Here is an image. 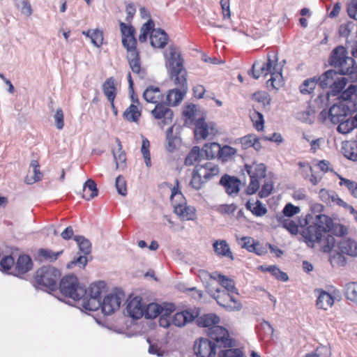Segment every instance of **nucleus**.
Masks as SVG:
<instances>
[{"label": "nucleus", "mask_w": 357, "mask_h": 357, "mask_svg": "<svg viewBox=\"0 0 357 357\" xmlns=\"http://www.w3.org/2000/svg\"><path fill=\"white\" fill-rule=\"evenodd\" d=\"M330 65L339 69L328 70L317 78L318 84L322 89H330L325 94L318 96L317 104L320 107H328L331 104L330 97L336 96L345 87L348 80L342 75L353 73L354 60L347 56L346 49L339 46L333 50L329 61Z\"/></svg>", "instance_id": "1"}, {"label": "nucleus", "mask_w": 357, "mask_h": 357, "mask_svg": "<svg viewBox=\"0 0 357 357\" xmlns=\"http://www.w3.org/2000/svg\"><path fill=\"white\" fill-rule=\"evenodd\" d=\"M342 102L334 104L328 111L323 109L319 116L323 120L327 118L334 124H337L350 114L357 111V87L350 85L341 95Z\"/></svg>", "instance_id": "2"}, {"label": "nucleus", "mask_w": 357, "mask_h": 357, "mask_svg": "<svg viewBox=\"0 0 357 357\" xmlns=\"http://www.w3.org/2000/svg\"><path fill=\"white\" fill-rule=\"evenodd\" d=\"M122 34V44L127 50V59L132 73L143 79L146 75V70L141 67L140 57L137 50V40L135 38V29L123 22L120 23Z\"/></svg>", "instance_id": "3"}, {"label": "nucleus", "mask_w": 357, "mask_h": 357, "mask_svg": "<svg viewBox=\"0 0 357 357\" xmlns=\"http://www.w3.org/2000/svg\"><path fill=\"white\" fill-rule=\"evenodd\" d=\"M278 61L277 56L275 57V59H272L269 54L267 56L266 61L263 60L255 61L249 75L256 79L261 76L266 77L270 75L271 78L266 82L267 86L278 89L281 86L282 82V68L278 66Z\"/></svg>", "instance_id": "4"}, {"label": "nucleus", "mask_w": 357, "mask_h": 357, "mask_svg": "<svg viewBox=\"0 0 357 357\" xmlns=\"http://www.w3.org/2000/svg\"><path fill=\"white\" fill-rule=\"evenodd\" d=\"M331 227V218L326 215L319 214L316 215L315 222L303 229L301 234L307 245L313 248L330 231Z\"/></svg>", "instance_id": "5"}, {"label": "nucleus", "mask_w": 357, "mask_h": 357, "mask_svg": "<svg viewBox=\"0 0 357 357\" xmlns=\"http://www.w3.org/2000/svg\"><path fill=\"white\" fill-rule=\"evenodd\" d=\"M60 291L67 297L75 301L80 300L86 294V289L80 285L77 278L74 275H68L63 278L60 282Z\"/></svg>", "instance_id": "6"}, {"label": "nucleus", "mask_w": 357, "mask_h": 357, "mask_svg": "<svg viewBox=\"0 0 357 357\" xmlns=\"http://www.w3.org/2000/svg\"><path fill=\"white\" fill-rule=\"evenodd\" d=\"M106 291V284L102 281L91 284L82 303V307L89 311H96L100 307V296Z\"/></svg>", "instance_id": "7"}, {"label": "nucleus", "mask_w": 357, "mask_h": 357, "mask_svg": "<svg viewBox=\"0 0 357 357\" xmlns=\"http://www.w3.org/2000/svg\"><path fill=\"white\" fill-rule=\"evenodd\" d=\"M61 276L60 271L52 266H43L39 268L35 275V280L38 284L49 288L53 291Z\"/></svg>", "instance_id": "8"}, {"label": "nucleus", "mask_w": 357, "mask_h": 357, "mask_svg": "<svg viewBox=\"0 0 357 357\" xmlns=\"http://www.w3.org/2000/svg\"><path fill=\"white\" fill-rule=\"evenodd\" d=\"M245 169L250 178V182L246 192L248 195H253L259 188V179L266 177V168L262 163H252L250 165H245Z\"/></svg>", "instance_id": "9"}, {"label": "nucleus", "mask_w": 357, "mask_h": 357, "mask_svg": "<svg viewBox=\"0 0 357 357\" xmlns=\"http://www.w3.org/2000/svg\"><path fill=\"white\" fill-rule=\"evenodd\" d=\"M195 137L197 140L211 139L218 133L215 123L206 121L204 116L195 121Z\"/></svg>", "instance_id": "10"}, {"label": "nucleus", "mask_w": 357, "mask_h": 357, "mask_svg": "<svg viewBox=\"0 0 357 357\" xmlns=\"http://www.w3.org/2000/svg\"><path fill=\"white\" fill-rule=\"evenodd\" d=\"M165 66L169 72L178 73L183 69L184 59L181 53L174 46H169L165 53Z\"/></svg>", "instance_id": "11"}, {"label": "nucleus", "mask_w": 357, "mask_h": 357, "mask_svg": "<svg viewBox=\"0 0 357 357\" xmlns=\"http://www.w3.org/2000/svg\"><path fill=\"white\" fill-rule=\"evenodd\" d=\"M207 334L209 339L215 342L219 347H230L233 346V340L229 337L227 329L220 326H215L208 328Z\"/></svg>", "instance_id": "12"}, {"label": "nucleus", "mask_w": 357, "mask_h": 357, "mask_svg": "<svg viewBox=\"0 0 357 357\" xmlns=\"http://www.w3.org/2000/svg\"><path fill=\"white\" fill-rule=\"evenodd\" d=\"M125 299V295L122 291H115L106 296L102 302H101L100 307L102 312L105 315H109L114 311L117 310L121 302Z\"/></svg>", "instance_id": "13"}, {"label": "nucleus", "mask_w": 357, "mask_h": 357, "mask_svg": "<svg viewBox=\"0 0 357 357\" xmlns=\"http://www.w3.org/2000/svg\"><path fill=\"white\" fill-rule=\"evenodd\" d=\"M234 293L227 292L225 290H221L215 296L217 303L228 311H238L243 305L242 303L234 296Z\"/></svg>", "instance_id": "14"}, {"label": "nucleus", "mask_w": 357, "mask_h": 357, "mask_svg": "<svg viewBox=\"0 0 357 357\" xmlns=\"http://www.w3.org/2000/svg\"><path fill=\"white\" fill-rule=\"evenodd\" d=\"M216 347L215 343L210 339L201 337L195 342L194 351L197 357H213Z\"/></svg>", "instance_id": "15"}, {"label": "nucleus", "mask_w": 357, "mask_h": 357, "mask_svg": "<svg viewBox=\"0 0 357 357\" xmlns=\"http://www.w3.org/2000/svg\"><path fill=\"white\" fill-rule=\"evenodd\" d=\"M151 114L155 119L161 121L162 126L171 124L174 116L172 110L162 103L155 105Z\"/></svg>", "instance_id": "16"}, {"label": "nucleus", "mask_w": 357, "mask_h": 357, "mask_svg": "<svg viewBox=\"0 0 357 357\" xmlns=\"http://www.w3.org/2000/svg\"><path fill=\"white\" fill-rule=\"evenodd\" d=\"M145 303L140 297H135L130 300L126 307L127 314L133 319H138L144 314Z\"/></svg>", "instance_id": "17"}, {"label": "nucleus", "mask_w": 357, "mask_h": 357, "mask_svg": "<svg viewBox=\"0 0 357 357\" xmlns=\"http://www.w3.org/2000/svg\"><path fill=\"white\" fill-rule=\"evenodd\" d=\"M311 218V215L308 214L305 218L294 221L289 218L280 217L279 222L281 223L282 227L287 229L291 234H297L298 233V227L307 225Z\"/></svg>", "instance_id": "18"}, {"label": "nucleus", "mask_w": 357, "mask_h": 357, "mask_svg": "<svg viewBox=\"0 0 357 357\" xmlns=\"http://www.w3.org/2000/svg\"><path fill=\"white\" fill-rule=\"evenodd\" d=\"M193 171L206 181L218 175L220 172L218 165L211 162H207L204 165H197Z\"/></svg>", "instance_id": "19"}, {"label": "nucleus", "mask_w": 357, "mask_h": 357, "mask_svg": "<svg viewBox=\"0 0 357 357\" xmlns=\"http://www.w3.org/2000/svg\"><path fill=\"white\" fill-rule=\"evenodd\" d=\"M174 213L182 220H194L196 219V210L193 206H188L185 202L174 203Z\"/></svg>", "instance_id": "20"}, {"label": "nucleus", "mask_w": 357, "mask_h": 357, "mask_svg": "<svg viewBox=\"0 0 357 357\" xmlns=\"http://www.w3.org/2000/svg\"><path fill=\"white\" fill-rule=\"evenodd\" d=\"M220 183L224 187L229 195H236L239 192L241 181L234 176L225 174L222 176Z\"/></svg>", "instance_id": "21"}, {"label": "nucleus", "mask_w": 357, "mask_h": 357, "mask_svg": "<svg viewBox=\"0 0 357 357\" xmlns=\"http://www.w3.org/2000/svg\"><path fill=\"white\" fill-rule=\"evenodd\" d=\"M198 316V312L185 310L176 313L172 317V324L178 327L184 326L187 323L192 321Z\"/></svg>", "instance_id": "22"}, {"label": "nucleus", "mask_w": 357, "mask_h": 357, "mask_svg": "<svg viewBox=\"0 0 357 357\" xmlns=\"http://www.w3.org/2000/svg\"><path fill=\"white\" fill-rule=\"evenodd\" d=\"M150 40L153 47L163 48L167 43L168 36L162 29H153L150 35Z\"/></svg>", "instance_id": "23"}, {"label": "nucleus", "mask_w": 357, "mask_h": 357, "mask_svg": "<svg viewBox=\"0 0 357 357\" xmlns=\"http://www.w3.org/2000/svg\"><path fill=\"white\" fill-rule=\"evenodd\" d=\"M33 266L32 260L29 256L24 255L18 257L15 267V275H23L29 271Z\"/></svg>", "instance_id": "24"}, {"label": "nucleus", "mask_w": 357, "mask_h": 357, "mask_svg": "<svg viewBox=\"0 0 357 357\" xmlns=\"http://www.w3.org/2000/svg\"><path fill=\"white\" fill-rule=\"evenodd\" d=\"M338 250L342 254L354 257L357 254V243L351 238H344L339 242Z\"/></svg>", "instance_id": "25"}, {"label": "nucleus", "mask_w": 357, "mask_h": 357, "mask_svg": "<svg viewBox=\"0 0 357 357\" xmlns=\"http://www.w3.org/2000/svg\"><path fill=\"white\" fill-rule=\"evenodd\" d=\"M187 90L174 89L168 91L166 97L165 104L167 106H176L183 99Z\"/></svg>", "instance_id": "26"}, {"label": "nucleus", "mask_w": 357, "mask_h": 357, "mask_svg": "<svg viewBox=\"0 0 357 357\" xmlns=\"http://www.w3.org/2000/svg\"><path fill=\"white\" fill-rule=\"evenodd\" d=\"M143 97L146 102L157 105L160 104L162 93L158 87L150 86L144 91Z\"/></svg>", "instance_id": "27"}, {"label": "nucleus", "mask_w": 357, "mask_h": 357, "mask_svg": "<svg viewBox=\"0 0 357 357\" xmlns=\"http://www.w3.org/2000/svg\"><path fill=\"white\" fill-rule=\"evenodd\" d=\"M197 323L201 327H208V328L216 326L220 322V317L214 313L204 314L202 316H197Z\"/></svg>", "instance_id": "28"}, {"label": "nucleus", "mask_w": 357, "mask_h": 357, "mask_svg": "<svg viewBox=\"0 0 357 357\" xmlns=\"http://www.w3.org/2000/svg\"><path fill=\"white\" fill-rule=\"evenodd\" d=\"M213 246L217 255L220 257H227L231 260H234V257L229 245L225 240H217L213 243Z\"/></svg>", "instance_id": "29"}, {"label": "nucleus", "mask_w": 357, "mask_h": 357, "mask_svg": "<svg viewBox=\"0 0 357 357\" xmlns=\"http://www.w3.org/2000/svg\"><path fill=\"white\" fill-rule=\"evenodd\" d=\"M357 143L355 141H347L343 142L342 152L343 155L348 159L357 160Z\"/></svg>", "instance_id": "30"}, {"label": "nucleus", "mask_w": 357, "mask_h": 357, "mask_svg": "<svg viewBox=\"0 0 357 357\" xmlns=\"http://www.w3.org/2000/svg\"><path fill=\"white\" fill-rule=\"evenodd\" d=\"M357 127V114L349 119H344L339 123L337 131L342 134H348Z\"/></svg>", "instance_id": "31"}, {"label": "nucleus", "mask_w": 357, "mask_h": 357, "mask_svg": "<svg viewBox=\"0 0 357 357\" xmlns=\"http://www.w3.org/2000/svg\"><path fill=\"white\" fill-rule=\"evenodd\" d=\"M30 167L33 168V175L28 174L24 178V182L29 185L40 181L43 177V174L39 169V164L37 160H31Z\"/></svg>", "instance_id": "32"}, {"label": "nucleus", "mask_w": 357, "mask_h": 357, "mask_svg": "<svg viewBox=\"0 0 357 357\" xmlns=\"http://www.w3.org/2000/svg\"><path fill=\"white\" fill-rule=\"evenodd\" d=\"M117 149L113 150V156L116 162V169L124 168L126 165V153L122 150V145L120 140L116 138Z\"/></svg>", "instance_id": "33"}, {"label": "nucleus", "mask_w": 357, "mask_h": 357, "mask_svg": "<svg viewBox=\"0 0 357 357\" xmlns=\"http://www.w3.org/2000/svg\"><path fill=\"white\" fill-rule=\"evenodd\" d=\"M63 253V250L53 252L51 250L40 248L38 252V257L41 261L53 262Z\"/></svg>", "instance_id": "34"}, {"label": "nucleus", "mask_w": 357, "mask_h": 357, "mask_svg": "<svg viewBox=\"0 0 357 357\" xmlns=\"http://www.w3.org/2000/svg\"><path fill=\"white\" fill-rule=\"evenodd\" d=\"M104 94L107 96L108 100L113 105V102L116 97L115 82L112 77L107 79L102 84Z\"/></svg>", "instance_id": "35"}, {"label": "nucleus", "mask_w": 357, "mask_h": 357, "mask_svg": "<svg viewBox=\"0 0 357 357\" xmlns=\"http://www.w3.org/2000/svg\"><path fill=\"white\" fill-rule=\"evenodd\" d=\"M165 310H166V307H162L157 303H151L147 305H145L144 316L146 319H154L162 314Z\"/></svg>", "instance_id": "36"}, {"label": "nucleus", "mask_w": 357, "mask_h": 357, "mask_svg": "<svg viewBox=\"0 0 357 357\" xmlns=\"http://www.w3.org/2000/svg\"><path fill=\"white\" fill-rule=\"evenodd\" d=\"M142 112L137 108L135 104H131L123 112V117L129 122H138Z\"/></svg>", "instance_id": "37"}, {"label": "nucleus", "mask_w": 357, "mask_h": 357, "mask_svg": "<svg viewBox=\"0 0 357 357\" xmlns=\"http://www.w3.org/2000/svg\"><path fill=\"white\" fill-rule=\"evenodd\" d=\"M169 74L171 77L174 79L175 85L181 87V89L188 91L186 71L184 68L178 73H173V71H171Z\"/></svg>", "instance_id": "38"}, {"label": "nucleus", "mask_w": 357, "mask_h": 357, "mask_svg": "<svg viewBox=\"0 0 357 357\" xmlns=\"http://www.w3.org/2000/svg\"><path fill=\"white\" fill-rule=\"evenodd\" d=\"M333 298L330 294L326 291H321L317 301V307L323 310L328 309L333 305Z\"/></svg>", "instance_id": "39"}, {"label": "nucleus", "mask_w": 357, "mask_h": 357, "mask_svg": "<svg viewBox=\"0 0 357 357\" xmlns=\"http://www.w3.org/2000/svg\"><path fill=\"white\" fill-rule=\"evenodd\" d=\"M318 244L320 246L321 250L324 252H329L335 247V240L333 236L326 232L325 236H323L321 238V240L319 241Z\"/></svg>", "instance_id": "40"}, {"label": "nucleus", "mask_w": 357, "mask_h": 357, "mask_svg": "<svg viewBox=\"0 0 357 357\" xmlns=\"http://www.w3.org/2000/svg\"><path fill=\"white\" fill-rule=\"evenodd\" d=\"M218 284L221 285L224 290L230 293H235V294L238 295V290L235 287V282L233 280L222 275H218Z\"/></svg>", "instance_id": "41"}, {"label": "nucleus", "mask_w": 357, "mask_h": 357, "mask_svg": "<svg viewBox=\"0 0 357 357\" xmlns=\"http://www.w3.org/2000/svg\"><path fill=\"white\" fill-rule=\"evenodd\" d=\"M247 209L250 210L254 215L257 216H262L267 213V209L263 204L257 200L256 202L248 201L246 204Z\"/></svg>", "instance_id": "42"}, {"label": "nucleus", "mask_w": 357, "mask_h": 357, "mask_svg": "<svg viewBox=\"0 0 357 357\" xmlns=\"http://www.w3.org/2000/svg\"><path fill=\"white\" fill-rule=\"evenodd\" d=\"M165 306L166 310L161 314V317L159 319V324L163 328H167L172 324V318L169 317V314L175 309L174 305L172 304H167Z\"/></svg>", "instance_id": "43"}, {"label": "nucleus", "mask_w": 357, "mask_h": 357, "mask_svg": "<svg viewBox=\"0 0 357 357\" xmlns=\"http://www.w3.org/2000/svg\"><path fill=\"white\" fill-rule=\"evenodd\" d=\"M87 190L91 191V193L89 194V196L83 194L82 195L83 198L86 199V200H90V199L94 198L95 197L98 196V190L97 188V185H96V182L91 178L88 179L85 182V183L84 184V186H83V191L84 192H86Z\"/></svg>", "instance_id": "44"}, {"label": "nucleus", "mask_w": 357, "mask_h": 357, "mask_svg": "<svg viewBox=\"0 0 357 357\" xmlns=\"http://www.w3.org/2000/svg\"><path fill=\"white\" fill-rule=\"evenodd\" d=\"M220 151V146L219 144L215 142L206 144L202 148V151L205 153V155L208 159H212L216 156H219Z\"/></svg>", "instance_id": "45"}, {"label": "nucleus", "mask_w": 357, "mask_h": 357, "mask_svg": "<svg viewBox=\"0 0 357 357\" xmlns=\"http://www.w3.org/2000/svg\"><path fill=\"white\" fill-rule=\"evenodd\" d=\"M74 239L77 243L80 252H82L84 255L91 253V244L88 239L82 236H76Z\"/></svg>", "instance_id": "46"}, {"label": "nucleus", "mask_w": 357, "mask_h": 357, "mask_svg": "<svg viewBox=\"0 0 357 357\" xmlns=\"http://www.w3.org/2000/svg\"><path fill=\"white\" fill-rule=\"evenodd\" d=\"M344 295L348 300L354 303L357 301V284L356 282H349L346 284Z\"/></svg>", "instance_id": "47"}, {"label": "nucleus", "mask_w": 357, "mask_h": 357, "mask_svg": "<svg viewBox=\"0 0 357 357\" xmlns=\"http://www.w3.org/2000/svg\"><path fill=\"white\" fill-rule=\"evenodd\" d=\"M317 84L318 81L316 77L307 79L300 86V91L303 94L310 93L315 89Z\"/></svg>", "instance_id": "48"}, {"label": "nucleus", "mask_w": 357, "mask_h": 357, "mask_svg": "<svg viewBox=\"0 0 357 357\" xmlns=\"http://www.w3.org/2000/svg\"><path fill=\"white\" fill-rule=\"evenodd\" d=\"M150 142L146 138H143L141 151L144 158L145 164L147 167L151 166V155L149 151Z\"/></svg>", "instance_id": "49"}, {"label": "nucleus", "mask_w": 357, "mask_h": 357, "mask_svg": "<svg viewBox=\"0 0 357 357\" xmlns=\"http://www.w3.org/2000/svg\"><path fill=\"white\" fill-rule=\"evenodd\" d=\"M154 27V22L153 20H149L147 22L143 24L140 29V34L139 36V40L142 43H144L146 40L148 34L150 31L153 29Z\"/></svg>", "instance_id": "50"}, {"label": "nucleus", "mask_w": 357, "mask_h": 357, "mask_svg": "<svg viewBox=\"0 0 357 357\" xmlns=\"http://www.w3.org/2000/svg\"><path fill=\"white\" fill-rule=\"evenodd\" d=\"M236 151L234 148L229 146H224L223 147L220 146V151L219 154V158L222 161H227L231 158H232L234 155H236Z\"/></svg>", "instance_id": "51"}, {"label": "nucleus", "mask_w": 357, "mask_h": 357, "mask_svg": "<svg viewBox=\"0 0 357 357\" xmlns=\"http://www.w3.org/2000/svg\"><path fill=\"white\" fill-rule=\"evenodd\" d=\"M200 150L197 146H195L191 151L187 155L185 160V164L186 165H192L197 162L200 157Z\"/></svg>", "instance_id": "52"}, {"label": "nucleus", "mask_w": 357, "mask_h": 357, "mask_svg": "<svg viewBox=\"0 0 357 357\" xmlns=\"http://www.w3.org/2000/svg\"><path fill=\"white\" fill-rule=\"evenodd\" d=\"M330 349L326 346H320L314 351L306 354L305 357H330Z\"/></svg>", "instance_id": "53"}, {"label": "nucleus", "mask_w": 357, "mask_h": 357, "mask_svg": "<svg viewBox=\"0 0 357 357\" xmlns=\"http://www.w3.org/2000/svg\"><path fill=\"white\" fill-rule=\"evenodd\" d=\"M218 283H215L214 280H208L205 285L206 289L208 294L213 298H215L218 294H219L221 289L218 287Z\"/></svg>", "instance_id": "54"}, {"label": "nucleus", "mask_w": 357, "mask_h": 357, "mask_svg": "<svg viewBox=\"0 0 357 357\" xmlns=\"http://www.w3.org/2000/svg\"><path fill=\"white\" fill-rule=\"evenodd\" d=\"M266 271L270 272L275 278L280 280L281 281H287L289 278L287 273L280 271L279 268L275 266H271L266 268Z\"/></svg>", "instance_id": "55"}, {"label": "nucleus", "mask_w": 357, "mask_h": 357, "mask_svg": "<svg viewBox=\"0 0 357 357\" xmlns=\"http://www.w3.org/2000/svg\"><path fill=\"white\" fill-rule=\"evenodd\" d=\"M251 118L255 128L257 130H262L264 123L263 115L257 111H254L251 114Z\"/></svg>", "instance_id": "56"}, {"label": "nucleus", "mask_w": 357, "mask_h": 357, "mask_svg": "<svg viewBox=\"0 0 357 357\" xmlns=\"http://www.w3.org/2000/svg\"><path fill=\"white\" fill-rule=\"evenodd\" d=\"M252 98L255 101L261 103L264 106L268 105L271 102L269 95L266 92L259 91L252 95Z\"/></svg>", "instance_id": "57"}, {"label": "nucleus", "mask_w": 357, "mask_h": 357, "mask_svg": "<svg viewBox=\"0 0 357 357\" xmlns=\"http://www.w3.org/2000/svg\"><path fill=\"white\" fill-rule=\"evenodd\" d=\"M356 24L354 22H348L345 24H342L340 26L339 33L341 36L348 38L351 31L355 29Z\"/></svg>", "instance_id": "58"}, {"label": "nucleus", "mask_w": 357, "mask_h": 357, "mask_svg": "<svg viewBox=\"0 0 357 357\" xmlns=\"http://www.w3.org/2000/svg\"><path fill=\"white\" fill-rule=\"evenodd\" d=\"M301 209L298 206H296L292 204L289 203L283 208L282 213L284 215L282 217L290 218L294 215L299 213Z\"/></svg>", "instance_id": "59"}, {"label": "nucleus", "mask_w": 357, "mask_h": 357, "mask_svg": "<svg viewBox=\"0 0 357 357\" xmlns=\"http://www.w3.org/2000/svg\"><path fill=\"white\" fill-rule=\"evenodd\" d=\"M115 185L118 193L122 196H126L127 194L126 182L124 178L119 176L116 178Z\"/></svg>", "instance_id": "60"}, {"label": "nucleus", "mask_w": 357, "mask_h": 357, "mask_svg": "<svg viewBox=\"0 0 357 357\" xmlns=\"http://www.w3.org/2000/svg\"><path fill=\"white\" fill-rule=\"evenodd\" d=\"M91 41L94 46L100 47L103 43L102 32L98 29L93 30L91 36Z\"/></svg>", "instance_id": "61"}, {"label": "nucleus", "mask_w": 357, "mask_h": 357, "mask_svg": "<svg viewBox=\"0 0 357 357\" xmlns=\"http://www.w3.org/2000/svg\"><path fill=\"white\" fill-rule=\"evenodd\" d=\"M197 113L198 110L195 105H188L183 112V116L191 121L198 116Z\"/></svg>", "instance_id": "62"}, {"label": "nucleus", "mask_w": 357, "mask_h": 357, "mask_svg": "<svg viewBox=\"0 0 357 357\" xmlns=\"http://www.w3.org/2000/svg\"><path fill=\"white\" fill-rule=\"evenodd\" d=\"M243 353L239 349H229L222 351L219 357H243Z\"/></svg>", "instance_id": "63"}, {"label": "nucleus", "mask_w": 357, "mask_h": 357, "mask_svg": "<svg viewBox=\"0 0 357 357\" xmlns=\"http://www.w3.org/2000/svg\"><path fill=\"white\" fill-rule=\"evenodd\" d=\"M273 189V183L272 181H269L268 182H265L261 187V190L259 192V196L261 198L267 197L269 196Z\"/></svg>", "instance_id": "64"}]
</instances>
